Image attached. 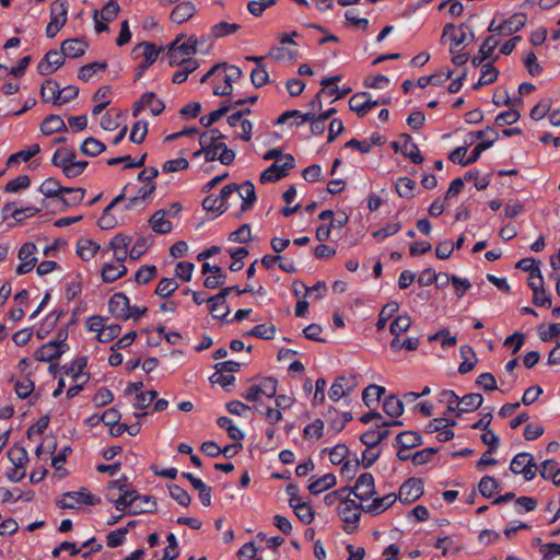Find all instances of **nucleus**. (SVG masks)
<instances>
[{
    "label": "nucleus",
    "instance_id": "nucleus-46",
    "mask_svg": "<svg viewBox=\"0 0 560 560\" xmlns=\"http://www.w3.org/2000/svg\"><path fill=\"white\" fill-rule=\"evenodd\" d=\"M257 386L261 396L272 398L277 394L278 381L277 378L271 376L262 377L257 384Z\"/></svg>",
    "mask_w": 560,
    "mask_h": 560
},
{
    "label": "nucleus",
    "instance_id": "nucleus-35",
    "mask_svg": "<svg viewBox=\"0 0 560 560\" xmlns=\"http://www.w3.org/2000/svg\"><path fill=\"white\" fill-rule=\"evenodd\" d=\"M341 80L340 75H335L330 78H325L322 80L320 85L323 89L318 91V93L315 95V97L311 101L310 107L312 108V112H316L322 108V96L326 93V89L330 85L338 83Z\"/></svg>",
    "mask_w": 560,
    "mask_h": 560
},
{
    "label": "nucleus",
    "instance_id": "nucleus-52",
    "mask_svg": "<svg viewBox=\"0 0 560 560\" xmlns=\"http://www.w3.org/2000/svg\"><path fill=\"white\" fill-rule=\"evenodd\" d=\"M385 393V388L378 385H369L362 393L363 402L370 407L372 402L378 401L382 395Z\"/></svg>",
    "mask_w": 560,
    "mask_h": 560
},
{
    "label": "nucleus",
    "instance_id": "nucleus-48",
    "mask_svg": "<svg viewBox=\"0 0 560 560\" xmlns=\"http://www.w3.org/2000/svg\"><path fill=\"white\" fill-rule=\"evenodd\" d=\"M439 401L446 405V412L454 413L457 417V401H459V397L450 389L442 390L440 393Z\"/></svg>",
    "mask_w": 560,
    "mask_h": 560
},
{
    "label": "nucleus",
    "instance_id": "nucleus-42",
    "mask_svg": "<svg viewBox=\"0 0 560 560\" xmlns=\"http://www.w3.org/2000/svg\"><path fill=\"white\" fill-rule=\"evenodd\" d=\"M106 149L105 144L95 138H86L82 145L81 151L83 154L89 156H97Z\"/></svg>",
    "mask_w": 560,
    "mask_h": 560
},
{
    "label": "nucleus",
    "instance_id": "nucleus-63",
    "mask_svg": "<svg viewBox=\"0 0 560 560\" xmlns=\"http://www.w3.org/2000/svg\"><path fill=\"white\" fill-rule=\"evenodd\" d=\"M31 185V178L28 175H19L18 177L8 182L4 187L7 192H18L22 189L27 188Z\"/></svg>",
    "mask_w": 560,
    "mask_h": 560
},
{
    "label": "nucleus",
    "instance_id": "nucleus-23",
    "mask_svg": "<svg viewBox=\"0 0 560 560\" xmlns=\"http://www.w3.org/2000/svg\"><path fill=\"white\" fill-rule=\"evenodd\" d=\"M483 402V397L480 394L471 393L459 398L457 401V417L463 413L471 412L478 409Z\"/></svg>",
    "mask_w": 560,
    "mask_h": 560
},
{
    "label": "nucleus",
    "instance_id": "nucleus-37",
    "mask_svg": "<svg viewBox=\"0 0 560 560\" xmlns=\"http://www.w3.org/2000/svg\"><path fill=\"white\" fill-rule=\"evenodd\" d=\"M100 249V245L91 240H80L77 246V253L83 260H90Z\"/></svg>",
    "mask_w": 560,
    "mask_h": 560
},
{
    "label": "nucleus",
    "instance_id": "nucleus-7",
    "mask_svg": "<svg viewBox=\"0 0 560 560\" xmlns=\"http://www.w3.org/2000/svg\"><path fill=\"white\" fill-rule=\"evenodd\" d=\"M510 470L515 475H523L524 479L529 481L536 476L538 467L529 453H518L513 457Z\"/></svg>",
    "mask_w": 560,
    "mask_h": 560
},
{
    "label": "nucleus",
    "instance_id": "nucleus-64",
    "mask_svg": "<svg viewBox=\"0 0 560 560\" xmlns=\"http://www.w3.org/2000/svg\"><path fill=\"white\" fill-rule=\"evenodd\" d=\"M542 560H560V544H545L540 548Z\"/></svg>",
    "mask_w": 560,
    "mask_h": 560
},
{
    "label": "nucleus",
    "instance_id": "nucleus-47",
    "mask_svg": "<svg viewBox=\"0 0 560 560\" xmlns=\"http://www.w3.org/2000/svg\"><path fill=\"white\" fill-rule=\"evenodd\" d=\"M63 194H67L68 197H62L61 200L67 207H73L79 205L84 196H85V189L83 188H68L65 187Z\"/></svg>",
    "mask_w": 560,
    "mask_h": 560
},
{
    "label": "nucleus",
    "instance_id": "nucleus-12",
    "mask_svg": "<svg viewBox=\"0 0 560 560\" xmlns=\"http://www.w3.org/2000/svg\"><path fill=\"white\" fill-rule=\"evenodd\" d=\"M66 57L62 50L58 51L55 49L49 50L45 57L38 62L37 71L42 75H48L57 71L63 63Z\"/></svg>",
    "mask_w": 560,
    "mask_h": 560
},
{
    "label": "nucleus",
    "instance_id": "nucleus-8",
    "mask_svg": "<svg viewBox=\"0 0 560 560\" xmlns=\"http://www.w3.org/2000/svg\"><path fill=\"white\" fill-rule=\"evenodd\" d=\"M296 32H292L291 35L282 34L279 38V45L270 49L268 56L277 61H291L296 58V51L288 48V45H295L292 36H296Z\"/></svg>",
    "mask_w": 560,
    "mask_h": 560
},
{
    "label": "nucleus",
    "instance_id": "nucleus-60",
    "mask_svg": "<svg viewBox=\"0 0 560 560\" xmlns=\"http://www.w3.org/2000/svg\"><path fill=\"white\" fill-rule=\"evenodd\" d=\"M199 43H203V38H200V40L196 36H190L187 42L185 43H178L176 45V49L179 50V54L183 56L189 58L191 55L197 52V46Z\"/></svg>",
    "mask_w": 560,
    "mask_h": 560
},
{
    "label": "nucleus",
    "instance_id": "nucleus-57",
    "mask_svg": "<svg viewBox=\"0 0 560 560\" xmlns=\"http://www.w3.org/2000/svg\"><path fill=\"white\" fill-rule=\"evenodd\" d=\"M148 133V122L144 120H138L133 124L129 136L130 141L140 144L145 139Z\"/></svg>",
    "mask_w": 560,
    "mask_h": 560
},
{
    "label": "nucleus",
    "instance_id": "nucleus-30",
    "mask_svg": "<svg viewBox=\"0 0 560 560\" xmlns=\"http://www.w3.org/2000/svg\"><path fill=\"white\" fill-rule=\"evenodd\" d=\"M155 190V185L152 183H145L142 187L139 188L137 195L128 199L126 205V209L130 210L137 207H142L144 201L151 197V195Z\"/></svg>",
    "mask_w": 560,
    "mask_h": 560
},
{
    "label": "nucleus",
    "instance_id": "nucleus-28",
    "mask_svg": "<svg viewBox=\"0 0 560 560\" xmlns=\"http://www.w3.org/2000/svg\"><path fill=\"white\" fill-rule=\"evenodd\" d=\"M160 49H158L154 44L149 42H143L132 49V56L135 59L143 56L144 61H148V63H153L158 59Z\"/></svg>",
    "mask_w": 560,
    "mask_h": 560
},
{
    "label": "nucleus",
    "instance_id": "nucleus-21",
    "mask_svg": "<svg viewBox=\"0 0 560 560\" xmlns=\"http://www.w3.org/2000/svg\"><path fill=\"white\" fill-rule=\"evenodd\" d=\"M184 478L188 479L194 487L195 490L198 491V497L203 506H209L211 504V493L212 490L209 486H207L201 479L196 478L190 472H183Z\"/></svg>",
    "mask_w": 560,
    "mask_h": 560
},
{
    "label": "nucleus",
    "instance_id": "nucleus-45",
    "mask_svg": "<svg viewBox=\"0 0 560 560\" xmlns=\"http://www.w3.org/2000/svg\"><path fill=\"white\" fill-rule=\"evenodd\" d=\"M399 310V305L397 302L392 301L387 303L378 315V319L376 323L377 330H382L385 328L387 320Z\"/></svg>",
    "mask_w": 560,
    "mask_h": 560
},
{
    "label": "nucleus",
    "instance_id": "nucleus-4",
    "mask_svg": "<svg viewBox=\"0 0 560 560\" xmlns=\"http://www.w3.org/2000/svg\"><path fill=\"white\" fill-rule=\"evenodd\" d=\"M68 0H55L50 4V22L46 27V36L54 38L68 21Z\"/></svg>",
    "mask_w": 560,
    "mask_h": 560
},
{
    "label": "nucleus",
    "instance_id": "nucleus-3",
    "mask_svg": "<svg viewBox=\"0 0 560 560\" xmlns=\"http://www.w3.org/2000/svg\"><path fill=\"white\" fill-rule=\"evenodd\" d=\"M365 506L358 504L352 499H345L338 506V514L345 523V530L349 534L353 533L358 523L361 518V511H364Z\"/></svg>",
    "mask_w": 560,
    "mask_h": 560
},
{
    "label": "nucleus",
    "instance_id": "nucleus-24",
    "mask_svg": "<svg viewBox=\"0 0 560 560\" xmlns=\"http://www.w3.org/2000/svg\"><path fill=\"white\" fill-rule=\"evenodd\" d=\"M127 272V267L124 265V262L117 261L116 262H107L102 268V279L104 282H114L117 279L124 277Z\"/></svg>",
    "mask_w": 560,
    "mask_h": 560
},
{
    "label": "nucleus",
    "instance_id": "nucleus-22",
    "mask_svg": "<svg viewBox=\"0 0 560 560\" xmlns=\"http://www.w3.org/2000/svg\"><path fill=\"white\" fill-rule=\"evenodd\" d=\"M499 45V38L495 35L488 36L480 46L479 54L471 60L475 67L480 66L485 60L491 58L494 49Z\"/></svg>",
    "mask_w": 560,
    "mask_h": 560
},
{
    "label": "nucleus",
    "instance_id": "nucleus-26",
    "mask_svg": "<svg viewBox=\"0 0 560 560\" xmlns=\"http://www.w3.org/2000/svg\"><path fill=\"white\" fill-rule=\"evenodd\" d=\"M238 197L243 200L241 210L246 211L252 208L256 201L255 186L252 182L246 180L242 185H238L236 189Z\"/></svg>",
    "mask_w": 560,
    "mask_h": 560
},
{
    "label": "nucleus",
    "instance_id": "nucleus-16",
    "mask_svg": "<svg viewBox=\"0 0 560 560\" xmlns=\"http://www.w3.org/2000/svg\"><path fill=\"white\" fill-rule=\"evenodd\" d=\"M351 491L360 501L369 500L375 493L374 477L372 474L364 472L360 475Z\"/></svg>",
    "mask_w": 560,
    "mask_h": 560
},
{
    "label": "nucleus",
    "instance_id": "nucleus-39",
    "mask_svg": "<svg viewBox=\"0 0 560 560\" xmlns=\"http://www.w3.org/2000/svg\"><path fill=\"white\" fill-rule=\"evenodd\" d=\"M241 28L240 24L219 22L211 27V36L213 38H221L236 33Z\"/></svg>",
    "mask_w": 560,
    "mask_h": 560
},
{
    "label": "nucleus",
    "instance_id": "nucleus-31",
    "mask_svg": "<svg viewBox=\"0 0 560 560\" xmlns=\"http://www.w3.org/2000/svg\"><path fill=\"white\" fill-rule=\"evenodd\" d=\"M336 485V477L335 475L332 474H326L315 480H313L310 485H308V491L312 493V494H319L322 492H324L325 490H328L330 488H332L334 486Z\"/></svg>",
    "mask_w": 560,
    "mask_h": 560
},
{
    "label": "nucleus",
    "instance_id": "nucleus-58",
    "mask_svg": "<svg viewBox=\"0 0 560 560\" xmlns=\"http://www.w3.org/2000/svg\"><path fill=\"white\" fill-rule=\"evenodd\" d=\"M106 68L107 62L105 61L88 63L80 68L78 77L82 81H89L97 70H105Z\"/></svg>",
    "mask_w": 560,
    "mask_h": 560
},
{
    "label": "nucleus",
    "instance_id": "nucleus-55",
    "mask_svg": "<svg viewBox=\"0 0 560 560\" xmlns=\"http://www.w3.org/2000/svg\"><path fill=\"white\" fill-rule=\"evenodd\" d=\"M499 482L491 476H485L479 482V491L486 498H491L499 490Z\"/></svg>",
    "mask_w": 560,
    "mask_h": 560
},
{
    "label": "nucleus",
    "instance_id": "nucleus-43",
    "mask_svg": "<svg viewBox=\"0 0 560 560\" xmlns=\"http://www.w3.org/2000/svg\"><path fill=\"white\" fill-rule=\"evenodd\" d=\"M63 189L65 187L52 177L45 179L39 186V191L46 197H57L63 192Z\"/></svg>",
    "mask_w": 560,
    "mask_h": 560
},
{
    "label": "nucleus",
    "instance_id": "nucleus-33",
    "mask_svg": "<svg viewBox=\"0 0 560 560\" xmlns=\"http://www.w3.org/2000/svg\"><path fill=\"white\" fill-rule=\"evenodd\" d=\"M460 355L464 361L460 363L458 368L459 374H467L470 372L477 363L476 354L471 347L463 346L460 347Z\"/></svg>",
    "mask_w": 560,
    "mask_h": 560
},
{
    "label": "nucleus",
    "instance_id": "nucleus-38",
    "mask_svg": "<svg viewBox=\"0 0 560 560\" xmlns=\"http://www.w3.org/2000/svg\"><path fill=\"white\" fill-rule=\"evenodd\" d=\"M397 443L399 444V447L404 448H412L418 445H421V436L413 431H405L397 435L396 438Z\"/></svg>",
    "mask_w": 560,
    "mask_h": 560
},
{
    "label": "nucleus",
    "instance_id": "nucleus-19",
    "mask_svg": "<svg viewBox=\"0 0 560 560\" xmlns=\"http://www.w3.org/2000/svg\"><path fill=\"white\" fill-rule=\"evenodd\" d=\"M61 50L66 58H78L85 54L88 44L81 38H69L62 42Z\"/></svg>",
    "mask_w": 560,
    "mask_h": 560
},
{
    "label": "nucleus",
    "instance_id": "nucleus-14",
    "mask_svg": "<svg viewBox=\"0 0 560 560\" xmlns=\"http://www.w3.org/2000/svg\"><path fill=\"white\" fill-rule=\"evenodd\" d=\"M377 105H380V102L372 100L371 95L366 92L355 93L349 100V108L359 117H364Z\"/></svg>",
    "mask_w": 560,
    "mask_h": 560
},
{
    "label": "nucleus",
    "instance_id": "nucleus-25",
    "mask_svg": "<svg viewBox=\"0 0 560 560\" xmlns=\"http://www.w3.org/2000/svg\"><path fill=\"white\" fill-rule=\"evenodd\" d=\"M397 500V495L395 493H388L381 498H375L370 504H368L364 509V512L370 513L372 515H377L388 508H390Z\"/></svg>",
    "mask_w": 560,
    "mask_h": 560
},
{
    "label": "nucleus",
    "instance_id": "nucleus-27",
    "mask_svg": "<svg viewBox=\"0 0 560 560\" xmlns=\"http://www.w3.org/2000/svg\"><path fill=\"white\" fill-rule=\"evenodd\" d=\"M196 8L189 1L178 3L171 13V20L177 24H182L194 16Z\"/></svg>",
    "mask_w": 560,
    "mask_h": 560
},
{
    "label": "nucleus",
    "instance_id": "nucleus-54",
    "mask_svg": "<svg viewBox=\"0 0 560 560\" xmlns=\"http://www.w3.org/2000/svg\"><path fill=\"white\" fill-rule=\"evenodd\" d=\"M298 518L304 524H311L314 520V511L306 502L296 503L292 506Z\"/></svg>",
    "mask_w": 560,
    "mask_h": 560
},
{
    "label": "nucleus",
    "instance_id": "nucleus-2",
    "mask_svg": "<svg viewBox=\"0 0 560 560\" xmlns=\"http://www.w3.org/2000/svg\"><path fill=\"white\" fill-rule=\"evenodd\" d=\"M130 489L127 477H121L116 480H112L106 489V499L114 503L118 511H125L127 509V500L130 497Z\"/></svg>",
    "mask_w": 560,
    "mask_h": 560
},
{
    "label": "nucleus",
    "instance_id": "nucleus-6",
    "mask_svg": "<svg viewBox=\"0 0 560 560\" xmlns=\"http://www.w3.org/2000/svg\"><path fill=\"white\" fill-rule=\"evenodd\" d=\"M101 499L82 488L79 491H71L57 499L60 509H74L78 504L96 505Z\"/></svg>",
    "mask_w": 560,
    "mask_h": 560
},
{
    "label": "nucleus",
    "instance_id": "nucleus-53",
    "mask_svg": "<svg viewBox=\"0 0 560 560\" xmlns=\"http://www.w3.org/2000/svg\"><path fill=\"white\" fill-rule=\"evenodd\" d=\"M8 456L14 466L25 467L28 460L27 452L22 446H12L8 451Z\"/></svg>",
    "mask_w": 560,
    "mask_h": 560
},
{
    "label": "nucleus",
    "instance_id": "nucleus-17",
    "mask_svg": "<svg viewBox=\"0 0 560 560\" xmlns=\"http://www.w3.org/2000/svg\"><path fill=\"white\" fill-rule=\"evenodd\" d=\"M229 290L230 289H222L218 294L207 300L210 313L214 318H224L230 313V308L226 305Z\"/></svg>",
    "mask_w": 560,
    "mask_h": 560
},
{
    "label": "nucleus",
    "instance_id": "nucleus-1",
    "mask_svg": "<svg viewBox=\"0 0 560 560\" xmlns=\"http://www.w3.org/2000/svg\"><path fill=\"white\" fill-rule=\"evenodd\" d=\"M207 139V137H199V144L202 147L206 161L213 162L219 160L223 165H230L234 161V151L229 149L224 142H209Z\"/></svg>",
    "mask_w": 560,
    "mask_h": 560
},
{
    "label": "nucleus",
    "instance_id": "nucleus-20",
    "mask_svg": "<svg viewBox=\"0 0 560 560\" xmlns=\"http://www.w3.org/2000/svg\"><path fill=\"white\" fill-rule=\"evenodd\" d=\"M61 343L57 341H50L48 343L43 345L34 354L37 361L50 362L57 358H59L63 350L61 349Z\"/></svg>",
    "mask_w": 560,
    "mask_h": 560
},
{
    "label": "nucleus",
    "instance_id": "nucleus-15",
    "mask_svg": "<svg viewBox=\"0 0 560 560\" xmlns=\"http://www.w3.org/2000/svg\"><path fill=\"white\" fill-rule=\"evenodd\" d=\"M108 310L116 318L127 320L131 318V306L129 299L124 293H115L108 302Z\"/></svg>",
    "mask_w": 560,
    "mask_h": 560
},
{
    "label": "nucleus",
    "instance_id": "nucleus-40",
    "mask_svg": "<svg viewBox=\"0 0 560 560\" xmlns=\"http://www.w3.org/2000/svg\"><path fill=\"white\" fill-rule=\"evenodd\" d=\"M488 131H490V132L493 135V138H492L491 140H486V141H482V142L478 143V144L474 148V150L471 151L470 156L466 159V161H465V163H464V164H472V163H475V162L479 159L480 154H481L485 150H487V149H489L490 147H492V144L494 143V141H495V140H497V138H498V133H497V131H495L494 129H492V128H488Z\"/></svg>",
    "mask_w": 560,
    "mask_h": 560
},
{
    "label": "nucleus",
    "instance_id": "nucleus-5",
    "mask_svg": "<svg viewBox=\"0 0 560 560\" xmlns=\"http://www.w3.org/2000/svg\"><path fill=\"white\" fill-rule=\"evenodd\" d=\"M295 166V160L291 154L281 155L259 177L260 183L277 182L288 175V172Z\"/></svg>",
    "mask_w": 560,
    "mask_h": 560
},
{
    "label": "nucleus",
    "instance_id": "nucleus-56",
    "mask_svg": "<svg viewBox=\"0 0 560 560\" xmlns=\"http://www.w3.org/2000/svg\"><path fill=\"white\" fill-rule=\"evenodd\" d=\"M184 34L178 35L168 46L167 57L171 66H180L182 62L185 61L186 57L176 49V45L182 42Z\"/></svg>",
    "mask_w": 560,
    "mask_h": 560
},
{
    "label": "nucleus",
    "instance_id": "nucleus-51",
    "mask_svg": "<svg viewBox=\"0 0 560 560\" xmlns=\"http://www.w3.org/2000/svg\"><path fill=\"white\" fill-rule=\"evenodd\" d=\"M411 326V318L409 315H399L397 316L389 326V331L394 336H400L402 332L407 331Z\"/></svg>",
    "mask_w": 560,
    "mask_h": 560
},
{
    "label": "nucleus",
    "instance_id": "nucleus-9",
    "mask_svg": "<svg viewBox=\"0 0 560 560\" xmlns=\"http://www.w3.org/2000/svg\"><path fill=\"white\" fill-rule=\"evenodd\" d=\"M127 500V509L130 514L151 513L156 508L155 500L150 495H139L136 490L130 491Z\"/></svg>",
    "mask_w": 560,
    "mask_h": 560
},
{
    "label": "nucleus",
    "instance_id": "nucleus-10",
    "mask_svg": "<svg viewBox=\"0 0 560 560\" xmlns=\"http://www.w3.org/2000/svg\"><path fill=\"white\" fill-rule=\"evenodd\" d=\"M423 494L422 481L418 478H409L399 488L397 499L406 504L417 501Z\"/></svg>",
    "mask_w": 560,
    "mask_h": 560
},
{
    "label": "nucleus",
    "instance_id": "nucleus-11",
    "mask_svg": "<svg viewBox=\"0 0 560 560\" xmlns=\"http://www.w3.org/2000/svg\"><path fill=\"white\" fill-rule=\"evenodd\" d=\"M358 386V381L355 376H339L332 383L329 392L328 397L337 401L342 397H346L349 395L355 387Z\"/></svg>",
    "mask_w": 560,
    "mask_h": 560
},
{
    "label": "nucleus",
    "instance_id": "nucleus-36",
    "mask_svg": "<svg viewBox=\"0 0 560 560\" xmlns=\"http://www.w3.org/2000/svg\"><path fill=\"white\" fill-rule=\"evenodd\" d=\"M383 410L389 417H399L404 412V402L398 397L390 395L385 398Z\"/></svg>",
    "mask_w": 560,
    "mask_h": 560
},
{
    "label": "nucleus",
    "instance_id": "nucleus-50",
    "mask_svg": "<svg viewBox=\"0 0 560 560\" xmlns=\"http://www.w3.org/2000/svg\"><path fill=\"white\" fill-rule=\"evenodd\" d=\"M74 159H75L74 152L62 148V149H58L55 152V154L52 155V159H51V163L55 166L62 167V171H63L65 166L69 165Z\"/></svg>",
    "mask_w": 560,
    "mask_h": 560
},
{
    "label": "nucleus",
    "instance_id": "nucleus-61",
    "mask_svg": "<svg viewBox=\"0 0 560 560\" xmlns=\"http://www.w3.org/2000/svg\"><path fill=\"white\" fill-rule=\"evenodd\" d=\"M120 7L116 0H109L98 12V16L105 21V22H112L114 21L118 13H119Z\"/></svg>",
    "mask_w": 560,
    "mask_h": 560
},
{
    "label": "nucleus",
    "instance_id": "nucleus-44",
    "mask_svg": "<svg viewBox=\"0 0 560 560\" xmlns=\"http://www.w3.org/2000/svg\"><path fill=\"white\" fill-rule=\"evenodd\" d=\"M178 287L179 284L174 278H163L158 283L155 293L161 298H168Z\"/></svg>",
    "mask_w": 560,
    "mask_h": 560
},
{
    "label": "nucleus",
    "instance_id": "nucleus-34",
    "mask_svg": "<svg viewBox=\"0 0 560 560\" xmlns=\"http://www.w3.org/2000/svg\"><path fill=\"white\" fill-rule=\"evenodd\" d=\"M150 224L152 229L160 234L168 233L172 230V223L165 219V211L163 210L153 213L150 219Z\"/></svg>",
    "mask_w": 560,
    "mask_h": 560
},
{
    "label": "nucleus",
    "instance_id": "nucleus-62",
    "mask_svg": "<svg viewBox=\"0 0 560 560\" xmlns=\"http://www.w3.org/2000/svg\"><path fill=\"white\" fill-rule=\"evenodd\" d=\"M170 495L180 505L188 506L191 502V497L188 492L178 485L168 486Z\"/></svg>",
    "mask_w": 560,
    "mask_h": 560
},
{
    "label": "nucleus",
    "instance_id": "nucleus-41",
    "mask_svg": "<svg viewBox=\"0 0 560 560\" xmlns=\"http://www.w3.org/2000/svg\"><path fill=\"white\" fill-rule=\"evenodd\" d=\"M141 103L149 107L153 115H160L164 110V103L153 92H147L141 97Z\"/></svg>",
    "mask_w": 560,
    "mask_h": 560
},
{
    "label": "nucleus",
    "instance_id": "nucleus-59",
    "mask_svg": "<svg viewBox=\"0 0 560 560\" xmlns=\"http://www.w3.org/2000/svg\"><path fill=\"white\" fill-rule=\"evenodd\" d=\"M416 183L408 177H400L396 183V191L402 198H411Z\"/></svg>",
    "mask_w": 560,
    "mask_h": 560
},
{
    "label": "nucleus",
    "instance_id": "nucleus-29",
    "mask_svg": "<svg viewBox=\"0 0 560 560\" xmlns=\"http://www.w3.org/2000/svg\"><path fill=\"white\" fill-rule=\"evenodd\" d=\"M40 131L45 136L52 135L55 132L67 131V126L63 119L59 115H48L45 117L40 125Z\"/></svg>",
    "mask_w": 560,
    "mask_h": 560
},
{
    "label": "nucleus",
    "instance_id": "nucleus-13",
    "mask_svg": "<svg viewBox=\"0 0 560 560\" xmlns=\"http://www.w3.org/2000/svg\"><path fill=\"white\" fill-rule=\"evenodd\" d=\"M467 27L462 24L456 26L454 24H446L443 28L441 40L448 39L451 42L450 51L455 52V49L467 42Z\"/></svg>",
    "mask_w": 560,
    "mask_h": 560
},
{
    "label": "nucleus",
    "instance_id": "nucleus-18",
    "mask_svg": "<svg viewBox=\"0 0 560 560\" xmlns=\"http://www.w3.org/2000/svg\"><path fill=\"white\" fill-rule=\"evenodd\" d=\"M131 237L125 234H117L109 243V247L114 252V257L117 261L124 262L129 255L128 246Z\"/></svg>",
    "mask_w": 560,
    "mask_h": 560
},
{
    "label": "nucleus",
    "instance_id": "nucleus-49",
    "mask_svg": "<svg viewBox=\"0 0 560 560\" xmlns=\"http://www.w3.org/2000/svg\"><path fill=\"white\" fill-rule=\"evenodd\" d=\"M324 421L315 419L312 423L307 424L303 430V438L305 440H318L323 436Z\"/></svg>",
    "mask_w": 560,
    "mask_h": 560
},
{
    "label": "nucleus",
    "instance_id": "nucleus-32",
    "mask_svg": "<svg viewBox=\"0 0 560 560\" xmlns=\"http://www.w3.org/2000/svg\"><path fill=\"white\" fill-rule=\"evenodd\" d=\"M59 95L60 86L55 80L48 79L42 84L40 97L43 102H52L54 105H57Z\"/></svg>",
    "mask_w": 560,
    "mask_h": 560
}]
</instances>
